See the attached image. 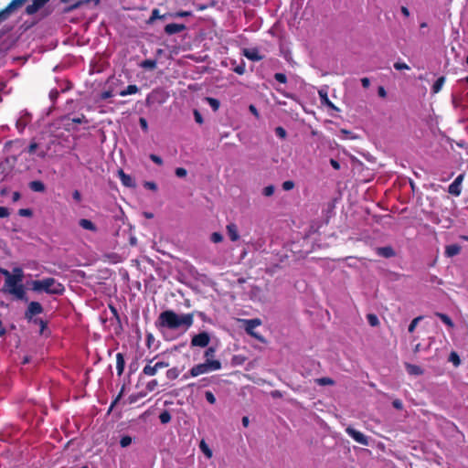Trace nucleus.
Returning <instances> with one entry per match:
<instances>
[{"label":"nucleus","instance_id":"2f4dec72","mask_svg":"<svg viewBox=\"0 0 468 468\" xmlns=\"http://www.w3.org/2000/svg\"><path fill=\"white\" fill-rule=\"evenodd\" d=\"M171 419H172V417L168 410H164L159 415V420H160L161 423H163V424H166V423L170 422Z\"/></svg>","mask_w":468,"mask_h":468},{"label":"nucleus","instance_id":"72a5a7b5","mask_svg":"<svg viewBox=\"0 0 468 468\" xmlns=\"http://www.w3.org/2000/svg\"><path fill=\"white\" fill-rule=\"evenodd\" d=\"M367 322L368 324L371 325V326H378L379 324V320L378 318V316L374 314H368L367 315Z\"/></svg>","mask_w":468,"mask_h":468},{"label":"nucleus","instance_id":"20e7f679","mask_svg":"<svg viewBox=\"0 0 468 468\" xmlns=\"http://www.w3.org/2000/svg\"><path fill=\"white\" fill-rule=\"evenodd\" d=\"M237 322L241 324V327L244 329V331L250 335V336L254 337L261 343H265V338L258 334V332L255 331L257 327L261 325L262 322L260 318H254V319H236Z\"/></svg>","mask_w":468,"mask_h":468},{"label":"nucleus","instance_id":"412c9836","mask_svg":"<svg viewBox=\"0 0 468 468\" xmlns=\"http://www.w3.org/2000/svg\"><path fill=\"white\" fill-rule=\"evenodd\" d=\"M79 225L84 229H87V230H90V231H92V232H96L97 231V227L96 225L90 219H87V218H81L79 220Z\"/></svg>","mask_w":468,"mask_h":468},{"label":"nucleus","instance_id":"f257e3e1","mask_svg":"<svg viewBox=\"0 0 468 468\" xmlns=\"http://www.w3.org/2000/svg\"><path fill=\"white\" fill-rule=\"evenodd\" d=\"M194 323L193 314H177L173 310H165L162 312L156 321L157 327L166 328L169 330H176L185 327L186 330L190 328Z\"/></svg>","mask_w":468,"mask_h":468},{"label":"nucleus","instance_id":"c85d7f7f","mask_svg":"<svg viewBox=\"0 0 468 468\" xmlns=\"http://www.w3.org/2000/svg\"><path fill=\"white\" fill-rule=\"evenodd\" d=\"M436 316H438L445 324H447L449 327H453L454 324L452 321V319L445 314L442 313H436Z\"/></svg>","mask_w":468,"mask_h":468},{"label":"nucleus","instance_id":"58836bf2","mask_svg":"<svg viewBox=\"0 0 468 468\" xmlns=\"http://www.w3.org/2000/svg\"><path fill=\"white\" fill-rule=\"evenodd\" d=\"M132 443V438L128 435L122 436L120 440V445L122 448L128 447Z\"/></svg>","mask_w":468,"mask_h":468},{"label":"nucleus","instance_id":"a19ab883","mask_svg":"<svg viewBox=\"0 0 468 468\" xmlns=\"http://www.w3.org/2000/svg\"><path fill=\"white\" fill-rule=\"evenodd\" d=\"M158 386V382L156 379H152L150 380L147 384H146V390L149 391V392H152L154 391L156 387Z\"/></svg>","mask_w":468,"mask_h":468},{"label":"nucleus","instance_id":"9b49d317","mask_svg":"<svg viewBox=\"0 0 468 468\" xmlns=\"http://www.w3.org/2000/svg\"><path fill=\"white\" fill-rule=\"evenodd\" d=\"M346 433L351 436L356 442L362 444V445H368L369 441L368 438L363 434L362 432L356 431V429L352 427H347L346 429Z\"/></svg>","mask_w":468,"mask_h":468},{"label":"nucleus","instance_id":"4c0bfd02","mask_svg":"<svg viewBox=\"0 0 468 468\" xmlns=\"http://www.w3.org/2000/svg\"><path fill=\"white\" fill-rule=\"evenodd\" d=\"M215 353H216V348H215V347H213V346H209V347L205 351V354H204V356L206 357V360H208V359H214Z\"/></svg>","mask_w":468,"mask_h":468},{"label":"nucleus","instance_id":"09e8293b","mask_svg":"<svg viewBox=\"0 0 468 468\" xmlns=\"http://www.w3.org/2000/svg\"><path fill=\"white\" fill-rule=\"evenodd\" d=\"M18 215L21 217H31L33 212L30 208H21L18 210Z\"/></svg>","mask_w":468,"mask_h":468},{"label":"nucleus","instance_id":"79ce46f5","mask_svg":"<svg viewBox=\"0 0 468 468\" xmlns=\"http://www.w3.org/2000/svg\"><path fill=\"white\" fill-rule=\"evenodd\" d=\"M210 239H211V241H212V242H214V243H218V242L222 241V239H223V236H222V234H221V233H219V232H213V233L211 234Z\"/></svg>","mask_w":468,"mask_h":468},{"label":"nucleus","instance_id":"4468645a","mask_svg":"<svg viewBox=\"0 0 468 468\" xmlns=\"http://www.w3.org/2000/svg\"><path fill=\"white\" fill-rule=\"evenodd\" d=\"M31 122V115L27 112L20 116L16 122V127L20 133H22L27 124Z\"/></svg>","mask_w":468,"mask_h":468},{"label":"nucleus","instance_id":"39448f33","mask_svg":"<svg viewBox=\"0 0 468 468\" xmlns=\"http://www.w3.org/2000/svg\"><path fill=\"white\" fill-rule=\"evenodd\" d=\"M153 361H154V359L149 360L148 363L144 367V368L140 374V378H142V376H148V377L155 376L159 370L169 367L168 362L157 361L156 363H154L153 365L152 364Z\"/></svg>","mask_w":468,"mask_h":468},{"label":"nucleus","instance_id":"3c124183","mask_svg":"<svg viewBox=\"0 0 468 468\" xmlns=\"http://www.w3.org/2000/svg\"><path fill=\"white\" fill-rule=\"evenodd\" d=\"M193 113H194L195 121L198 124H202L204 122V120H203V117H202L201 113L199 112V111L194 110Z\"/></svg>","mask_w":468,"mask_h":468},{"label":"nucleus","instance_id":"6e6d98bb","mask_svg":"<svg viewBox=\"0 0 468 468\" xmlns=\"http://www.w3.org/2000/svg\"><path fill=\"white\" fill-rule=\"evenodd\" d=\"M191 15H192V13L190 11H178L172 16L175 17H186V16H190Z\"/></svg>","mask_w":468,"mask_h":468},{"label":"nucleus","instance_id":"a878e982","mask_svg":"<svg viewBox=\"0 0 468 468\" xmlns=\"http://www.w3.org/2000/svg\"><path fill=\"white\" fill-rule=\"evenodd\" d=\"M166 14L165 15H160V12L157 8H154L153 11H152V14H151V16L149 17V19L147 20V23L148 24H152L154 23V20L156 19H165L166 17Z\"/></svg>","mask_w":468,"mask_h":468},{"label":"nucleus","instance_id":"bb28decb","mask_svg":"<svg viewBox=\"0 0 468 468\" xmlns=\"http://www.w3.org/2000/svg\"><path fill=\"white\" fill-rule=\"evenodd\" d=\"M181 373V370L178 367H172L166 371V378L170 380L176 379Z\"/></svg>","mask_w":468,"mask_h":468},{"label":"nucleus","instance_id":"f704fd0d","mask_svg":"<svg viewBox=\"0 0 468 468\" xmlns=\"http://www.w3.org/2000/svg\"><path fill=\"white\" fill-rule=\"evenodd\" d=\"M449 361L452 362L455 367H458L461 364V359L458 354L452 351L449 356Z\"/></svg>","mask_w":468,"mask_h":468},{"label":"nucleus","instance_id":"338daca9","mask_svg":"<svg viewBox=\"0 0 468 468\" xmlns=\"http://www.w3.org/2000/svg\"><path fill=\"white\" fill-rule=\"evenodd\" d=\"M245 72V65L244 61H241V64L236 66V73L241 75Z\"/></svg>","mask_w":468,"mask_h":468},{"label":"nucleus","instance_id":"dca6fc26","mask_svg":"<svg viewBox=\"0 0 468 468\" xmlns=\"http://www.w3.org/2000/svg\"><path fill=\"white\" fill-rule=\"evenodd\" d=\"M243 55L252 61H259L262 59V57L259 55V52L256 48H244Z\"/></svg>","mask_w":468,"mask_h":468},{"label":"nucleus","instance_id":"052dcab7","mask_svg":"<svg viewBox=\"0 0 468 468\" xmlns=\"http://www.w3.org/2000/svg\"><path fill=\"white\" fill-rule=\"evenodd\" d=\"M227 229L229 239L234 241V224H229Z\"/></svg>","mask_w":468,"mask_h":468},{"label":"nucleus","instance_id":"864d4df0","mask_svg":"<svg viewBox=\"0 0 468 468\" xmlns=\"http://www.w3.org/2000/svg\"><path fill=\"white\" fill-rule=\"evenodd\" d=\"M274 79L281 83H286L287 81V78L283 73H275Z\"/></svg>","mask_w":468,"mask_h":468},{"label":"nucleus","instance_id":"b1692460","mask_svg":"<svg viewBox=\"0 0 468 468\" xmlns=\"http://www.w3.org/2000/svg\"><path fill=\"white\" fill-rule=\"evenodd\" d=\"M139 91V88L135 85V84H130L126 87V89L121 90L119 92L120 96H127V95H132V94H135Z\"/></svg>","mask_w":468,"mask_h":468},{"label":"nucleus","instance_id":"423d86ee","mask_svg":"<svg viewBox=\"0 0 468 468\" xmlns=\"http://www.w3.org/2000/svg\"><path fill=\"white\" fill-rule=\"evenodd\" d=\"M24 273L21 268H14L13 276L5 280V287L6 289H13L22 283Z\"/></svg>","mask_w":468,"mask_h":468},{"label":"nucleus","instance_id":"6e6552de","mask_svg":"<svg viewBox=\"0 0 468 468\" xmlns=\"http://www.w3.org/2000/svg\"><path fill=\"white\" fill-rule=\"evenodd\" d=\"M209 342V334L207 332H201L191 338V346L206 347Z\"/></svg>","mask_w":468,"mask_h":468},{"label":"nucleus","instance_id":"a211bd4d","mask_svg":"<svg viewBox=\"0 0 468 468\" xmlns=\"http://www.w3.org/2000/svg\"><path fill=\"white\" fill-rule=\"evenodd\" d=\"M125 367L124 356L122 353L116 354V369L118 376H122Z\"/></svg>","mask_w":468,"mask_h":468},{"label":"nucleus","instance_id":"0e129e2a","mask_svg":"<svg viewBox=\"0 0 468 468\" xmlns=\"http://www.w3.org/2000/svg\"><path fill=\"white\" fill-rule=\"evenodd\" d=\"M10 215L9 210L5 207H0V218H7Z\"/></svg>","mask_w":468,"mask_h":468},{"label":"nucleus","instance_id":"13d9d810","mask_svg":"<svg viewBox=\"0 0 468 468\" xmlns=\"http://www.w3.org/2000/svg\"><path fill=\"white\" fill-rule=\"evenodd\" d=\"M112 96L113 94L112 90H104L101 93L100 98L101 100L105 101Z\"/></svg>","mask_w":468,"mask_h":468},{"label":"nucleus","instance_id":"49530a36","mask_svg":"<svg viewBox=\"0 0 468 468\" xmlns=\"http://www.w3.org/2000/svg\"><path fill=\"white\" fill-rule=\"evenodd\" d=\"M144 186L149 190L156 191L157 190V185L153 181H145L144 183Z\"/></svg>","mask_w":468,"mask_h":468},{"label":"nucleus","instance_id":"7ed1b4c3","mask_svg":"<svg viewBox=\"0 0 468 468\" xmlns=\"http://www.w3.org/2000/svg\"><path fill=\"white\" fill-rule=\"evenodd\" d=\"M221 368V363L217 359L205 360L204 363L194 366L189 370V375L193 378L199 375L207 374L212 371H216Z\"/></svg>","mask_w":468,"mask_h":468},{"label":"nucleus","instance_id":"f03ea898","mask_svg":"<svg viewBox=\"0 0 468 468\" xmlns=\"http://www.w3.org/2000/svg\"><path fill=\"white\" fill-rule=\"evenodd\" d=\"M31 290L36 292H45L48 294L61 295L65 288L63 284L58 282L54 278L48 277L43 280H35L31 282Z\"/></svg>","mask_w":468,"mask_h":468},{"label":"nucleus","instance_id":"9d476101","mask_svg":"<svg viewBox=\"0 0 468 468\" xmlns=\"http://www.w3.org/2000/svg\"><path fill=\"white\" fill-rule=\"evenodd\" d=\"M23 4L26 3L27 0H20ZM50 0H32V3L26 7V14L28 16L35 15L41 8H43Z\"/></svg>","mask_w":468,"mask_h":468},{"label":"nucleus","instance_id":"a18cd8bd","mask_svg":"<svg viewBox=\"0 0 468 468\" xmlns=\"http://www.w3.org/2000/svg\"><path fill=\"white\" fill-rule=\"evenodd\" d=\"M49 99L50 101L55 103V101H57V99L58 98L59 96V91L57 90V89H53L49 91Z\"/></svg>","mask_w":468,"mask_h":468},{"label":"nucleus","instance_id":"2eb2a0df","mask_svg":"<svg viewBox=\"0 0 468 468\" xmlns=\"http://www.w3.org/2000/svg\"><path fill=\"white\" fill-rule=\"evenodd\" d=\"M119 178L122 184L127 187H135L136 184L131 176L125 174L122 169L118 171Z\"/></svg>","mask_w":468,"mask_h":468},{"label":"nucleus","instance_id":"7c9ffc66","mask_svg":"<svg viewBox=\"0 0 468 468\" xmlns=\"http://www.w3.org/2000/svg\"><path fill=\"white\" fill-rule=\"evenodd\" d=\"M444 81H445V78H444V77H440V78L435 81V83H434V84H433V86H432V92H433V93H438V92L441 90V87H442V85H443Z\"/></svg>","mask_w":468,"mask_h":468},{"label":"nucleus","instance_id":"393cba45","mask_svg":"<svg viewBox=\"0 0 468 468\" xmlns=\"http://www.w3.org/2000/svg\"><path fill=\"white\" fill-rule=\"evenodd\" d=\"M199 449L207 459H210L212 457V451L207 445V443L205 441V440L200 441Z\"/></svg>","mask_w":468,"mask_h":468},{"label":"nucleus","instance_id":"4be33fe9","mask_svg":"<svg viewBox=\"0 0 468 468\" xmlns=\"http://www.w3.org/2000/svg\"><path fill=\"white\" fill-rule=\"evenodd\" d=\"M461 251V246L458 244H451L446 246L445 248V254L448 257H453L455 255H458Z\"/></svg>","mask_w":468,"mask_h":468},{"label":"nucleus","instance_id":"de8ad7c7","mask_svg":"<svg viewBox=\"0 0 468 468\" xmlns=\"http://www.w3.org/2000/svg\"><path fill=\"white\" fill-rule=\"evenodd\" d=\"M294 187V182L291 180L284 181L282 183V189L285 191L292 190Z\"/></svg>","mask_w":468,"mask_h":468},{"label":"nucleus","instance_id":"4d7b16f0","mask_svg":"<svg viewBox=\"0 0 468 468\" xmlns=\"http://www.w3.org/2000/svg\"><path fill=\"white\" fill-rule=\"evenodd\" d=\"M175 174L176 176L178 177H184L186 176L187 172L185 168L183 167H177L175 171Z\"/></svg>","mask_w":468,"mask_h":468},{"label":"nucleus","instance_id":"e433bc0d","mask_svg":"<svg viewBox=\"0 0 468 468\" xmlns=\"http://www.w3.org/2000/svg\"><path fill=\"white\" fill-rule=\"evenodd\" d=\"M422 320V316H418L416 318H414L411 323L410 324L409 327H408V331L410 333H413L416 326L418 325L419 322Z\"/></svg>","mask_w":468,"mask_h":468},{"label":"nucleus","instance_id":"774afa93","mask_svg":"<svg viewBox=\"0 0 468 468\" xmlns=\"http://www.w3.org/2000/svg\"><path fill=\"white\" fill-rule=\"evenodd\" d=\"M72 197L75 201L80 202L81 200V194L79 190H74L72 193Z\"/></svg>","mask_w":468,"mask_h":468},{"label":"nucleus","instance_id":"c756f323","mask_svg":"<svg viewBox=\"0 0 468 468\" xmlns=\"http://www.w3.org/2000/svg\"><path fill=\"white\" fill-rule=\"evenodd\" d=\"M141 67L146 69H154L156 68V60L145 59L142 61Z\"/></svg>","mask_w":468,"mask_h":468},{"label":"nucleus","instance_id":"ddd939ff","mask_svg":"<svg viewBox=\"0 0 468 468\" xmlns=\"http://www.w3.org/2000/svg\"><path fill=\"white\" fill-rule=\"evenodd\" d=\"M186 27L184 24L171 23L165 27V32L168 36L175 35L186 30Z\"/></svg>","mask_w":468,"mask_h":468},{"label":"nucleus","instance_id":"f8f14e48","mask_svg":"<svg viewBox=\"0 0 468 468\" xmlns=\"http://www.w3.org/2000/svg\"><path fill=\"white\" fill-rule=\"evenodd\" d=\"M5 292L14 295L17 300L27 302V297L24 285L21 283L13 289H5Z\"/></svg>","mask_w":468,"mask_h":468},{"label":"nucleus","instance_id":"aec40b11","mask_svg":"<svg viewBox=\"0 0 468 468\" xmlns=\"http://www.w3.org/2000/svg\"><path fill=\"white\" fill-rule=\"evenodd\" d=\"M405 367L410 375L420 376L423 374V369L417 365L405 363Z\"/></svg>","mask_w":468,"mask_h":468},{"label":"nucleus","instance_id":"0eeeda50","mask_svg":"<svg viewBox=\"0 0 468 468\" xmlns=\"http://www.w3.org/2000/svg\"><path fill=\"white\" fill-rule=\"evenodd\" d=\"M44 312L43 306L38 302H30L25 312V319L28 322H32L35 316Z\"/></svg>","mask_w":468,"mask_h":468},{"label":"nucleus","instance_id":"e2e57ef3","mask_svg":"<svg viewBox=\"0 0 468 468\" xmlns=\"http://www.w3.org/2000/svg\"><path fill=\"white\" fill-rule=\"evenodd\" d=\"M37 147H38V144L36 142H32L28 145L27 153L30 154H34L36 152V150L37 149Z\"/></svg>","mask_w":468,"mask_h":468},{"label":"nucleus","instance_id":"bf43d9fd","mask_svg":"<svg viewBox=\"0 0 468 468\" xmlns=\"http://www.w3.org/2000/svg\"><path fill=\"white\" fill-rule=\"evenodd\" d=\"M394 68L397 70L409 69H410V67L406 63H403V62H396L394 64Z\"/></svg>","mask_w":468,"mask_h":468},{"label":"nucleus","instance_id":"c9c22d12","mask_svg":"<svg viewBox=\"0 0 468 468\" xmlns=\"http://www.w3.org/2000/svg\"><path fill=\"white\" fill-rule=\"evenodd\" d=\"M315 381L320 386H326V385H334L335 384V381L332 378H317Z\"/></svg>","mask_w":468,"mask_h":468},{"label":"nucleus","instance_id":"680f3d73","mask_svg":"<svg viewBox=\"0 0 468 468\" xmlns=\"http://www.w3.org/2000/svg\"><path fill=\"white\" fill-rule=\"evenodd\" d=\"M144 396H145V393H139V394H137V395H133H133H131V396L129 397V402H130V403H134V402H136V401H137V399H138L139 398H143V397H144Z\"/></svg>","mask_w":468,"mask_h":468},{"label":"nucleus","instance_id":"603ef678","mask_svg":"<svg viewBox=\"0 0 468 468\" xmlns=\"http://www.w3.org/2000/svg\"><path fill=\"white\" fill-rule=\"evenodd\" d=\"M262 193L265 197H271L274 193V186H268L264 187Z\"/></svg>","mask_w":468,"mask_h":468},{"label":"nucleus","instance_id":"6ab92c4d","mask_svg":"<svg viewBox=\"0 0 468 468\" xmlns=\"http://www.w3.org/2000/svg\"><path fill=\"white\" fill-rule=\"evenodd\" d=\"M29 188L34 192L43 193L46 190L45 184L40 180H34L28 184Z\"/></svg>","mask_w":468,"mask_h":468},{"label":"nucleus","instance_id":"ea45409f","mask_svg":"<svg viewBox=\"0 0 468 468\" xmlns=\"http://www.w3.org/2000/svg\"><path fill=\"white\" fill-rule=\"evenodd\" d=\"M32 322L40 326L41 333H43L44 329L48 326V323L41 318H35Z\"/></svg>","mask_w":468,"mask_h":468},{"label":"nucleus","instance_id":"c03bdc74","mask_svg":"<svg viewBox=\"0 0 468 468\" xmlns=\"http://www.w3.org/2000/svg\"><path fill=\"white\" fill-rule=\"evenodd\" d=\"M71 122L76 124L88 123V120L86 119L84 114H81L80 117L72 118Z\"/></svg>","mask_w":468,"mask_h":468},{"label":"nucleus","instance_id":"1a4fd4ad","mask_svg":"<svg viewBox=\"0 0 468 468\" xmlns=\"http://www.w3.org/2000/svg\"><path fill=\"white\" fill-rule=\"evenodd\" d=\"M23 5L20 0H12L5 8L0 11V23L6 20L12 12L21 7Z\"/></svg>","mask_w":468,"mask_h":468},{"label":"nucleus","instance_id":"f3484780","mask_svg":"<svg viewBox=\"0 0 468 468\" xmlns=\"http://www.w3.org/2000/svg\"><path fill=\"white\" fill-rule=\"evenodd\" d=\"M377 253L384 258H391L395 256V251L390 246L377 248Z\"/></svg>","mask_w":468,"mask_h":468},{"label":"nucleus","instance_id":"473e14b6","mask_svg":"<svg viewBox=\"0 0 468 468\" xmlns=\"http://www.w3.org/2000/svg\"><path fill=\"white\" fill-rule=\"evenodd\" d=\"M448 192L453 196H459L461 194V186H458L457 184H455L454 182H452L450 186H449V189H448Z\"/></svg>","mask_w":468,"mask_h":468},{"label":"nucleus","instance_id":"5fc2aeb1","mask_svg":"<svg viewBox=\"0 0 468 468\" xmlns=\"http://www.w3.org/2000/svg\"><path fill=\"white\" fill-rule=\"evenodd\" d=\"M150 159L156 165H163V160L160 156L154 154H150Z\"/></svg>","mask_w":468,"mask_h":468},{"label":"nucleus","instance_id":"5701e85b","mask_svg":"<svg viewBox=\"0 0 468 468\" xmlns=\"http://www.w3.org/2000/svg\"><path fill=\"white\" fill-rule=\"evenodd\" d=\"M319 93V96H320V99H321V102L323 104H325L327 105L328 107H330L331 109L335 110V111H339V109L337 107H335L331 101L330 100L328 99L327 97V93L326 91L323 90H320L318 91Z\"/></svg>","mask_w":468,"mask_h":468},{"label":"nucleus","instance_id":"69168bd1","mask_svg":"<svg viewBox=\"0 0 468 468\" xmlns=\"http://www.w3.org/2000/svg\"><path fill=\"white\" fill-rule=\"evenodd\" d=\"M139 123H140V126H141L142 130L144 131V132H147V130H148L147 121L144 118L141 117L139 119Z\"/></svg>","mask_w":468,"mask_h":468},{"label":"nucleus","instance_id":"8fccbe9b","mask_svg":"<svg viewBox=\"0 0 468 468\" xmlns=\"http://www.w3.org/2000/svg\"><path fill=\"white\" fill-rule=\"evenodd\" d=\"M205 397L207 402L214 404L216 402V397L211 391H206Z\"/></svg>","mask_w":468,"mask_h":468},{"label":"nucleus","instance_id":"37998d69","mask_svg":"<svg viewBox=\"0 0 468 468\" xmlns=\"http://www.w3.org/2000/svg\"><path fill=\"white\" fill-rule=\"evenodd\" d=\"M275 133L277 136H279L282 139H285L287 136V133L284 128L282 126H278L275 128Z\"/></svg>","mask_w":468,"mask_h":468},{"label":"nucleus","instance_id":"cd10ccee","mask_svg":"<svg viewBox=\"0 0 468 468\" xmlns=\"http://www.w3.org/2000/svg\"><path fill=\"white\" fill-rule=\"evenodd\" d=\"M205 100L207 101L209 106L212 108L214 112H217L219 109L220 102L218 99L206 97Z\"/></svg>","mask_w":468,"mask_h":468}]
</instances>
